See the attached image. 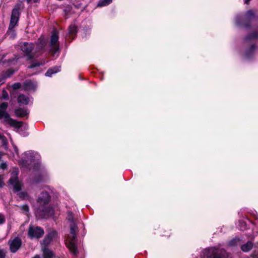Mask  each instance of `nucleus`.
Masks as SVG:
<instances>
[{"instance_id": "1", "label": "nucleus", "mask_w": 258, "mask_h": 258, "mask_svg": "<svg viewBox=\"0 0 258 258\" xmlns=\"http://www.w3.org/2000/svg\"><path fill=\"white\" fill-rule=\"evenodd\" d=\"M68 220L70 222V233L66 240V245L70 251L74 255L78 253L77 246V233L78 231V227L74 222L72 213L69 212L68 215Z\"/></svg>"}, {"instance_id": "2", "label": "nucleus", "mask_w": 258, "mask_h": 258, "mask_svg": "<svg viewBox=\"0 0 258 258\" xmlns=\"http://www.w3.org/2000/svg\"><path fill=\"white\" fill-rule=\"evenodd\" d=\"M50 197L47 192H42L39 195L37 202L40 206L35 212L36 215L38 218H46L51 216L53 213V209L49 206L45 207L50 201Z\"/></svg>"}, {"instance_id": "3", "label": "nucleus", "mask_w": 258, "mask_h": 258, "mask_svg": "<svg viewBox=\"0 0 258 258\" xmlns=\"http://www.w3.org/2000/svg\"><path fill=\"white\" fill-rule=\"evenodd\" d=\"M3 119V123L5 124L9 125L10 126L14 127L18 131L22 127L23 122L17 121L12 118L7 111L0 109V119Z\"/></svg>"}, {"instance_id": "4", "label": "nucleus", "mask_w": 258, "mask_h": 258, "mask_svg": "<svg viewBox=\"0 0 258 258\" xmlns=\"http://www.w3.org/2000/svg\"><path fill=\"white\" fill-rule=\"evenodd\" d=\"M19 171L18 168H15L11 173V177L9 180V184L13 187L15 192L21 190L23 184L18 178Z\"/></svg>"}, {"instance_id": "5", "label": "nucleus", "mask_w": 258, "mask_h": 258, "mask_svg": "<svg viewBox=\"0 0 258 258\" xmlns=\"http://www.w3.org/2000/svg\"><path fill=\"white\" fill-rule=\"evenodd\" d=\"M40 155L36 152L29 151L25 152L22 158V162L24 165L27 164H34L38 163L40 160Z\"/></svg>"}, {"instance_id": "6", "label": "nucleus", "mask_w": 258, "mask_h": 258, "mask_svg": "<svg viewBox=\"0 0 258 258\" xmlns=\"http://www.w3.org/2000/svg\"><path fill=\"white\" fill-rule=\"evenodd\" d=\"M221 250L219 248L210 247L203 251L201 258H222Z\"/></svg>"}, {"instance_id": "7", "label": "nucleus", "mask_w": 258, "mask_h": 258, "mask_svg": "<svg viewBox=\"0 0 258 258\" xmlns=\"http://www.w3.org/2000/svg\"><path fill=\"white\" fill-rule=\"evenodd\" d=\"M20 6L17 5L15 7L12 12L10 23L9 27L10 28H14L17 25L20 16Z\"/></svg>"}, {"instance_id": "8", "label": "nucleus", "mask_w": 258, "mask_h": 258, "mask_svg": "<svg viewBox=\"0 0 258 258\" xmlns=\"http://www.w3.org/2000/svg\"><path fill=\"white\" fill-rule=\"evenodd\" d=\"M44 234V230L40 227L30 226L28 230V235L31 238H39Z\"/></svg>"}, {"instance_id": "9", "label": "nucleus", "mask_w": 258, "mask_h": 258, "mask_svg": "<svg viewBox=\"0 0 258 258\" xmlns=\"http://www.w3.org/2000/svg\"><path fill=\"white\" fill-rule=\"evenodd\" d=\"M34 44L32 43L24 42L21 47V50L25 53V55L29 59L34 57V55L32 53V49L34 48Z\"/></svg>"}, {"instance_id": "10", "label": "nucleus", "mask_w": 258, "mask_h": 258, "mask_svg": "<svg viewBox=\"0 0 258 258\" xmlns=\"http://www.w3.org/2000/svg\"><path fill=\"white\" fill-rule=\"evenodd\" d=\"M58 40V36L56 31H53L52 33L50 45H51V51H52L53 54H55L58 50V46L57 42Z\"/></svg>"}, {"instance_id": "11", "label": "nucleus", "mask_w": 258, "mask_h": 258, "mask_svg": "<svg viewBox=\"0 0 258 258\" xmlns=\"http://www.w3.org/2000/svg\"><path fill=\"white\" fill-rule=\"evenodd\" d=\"M10 250L12 252H15L20 247L22 242L18 237H15L13 239H11L9 241Z\"/></svg>"}, {"instance_id": "12", "label": "nucleus", "mask_w": 258, "mask_h": 258, "mask_svg": "<svg viewBox=\"0 0 258 258\" xmlns=\"http://www.w3.org/2000/svg\"><path fill=\"white\" fill-rule=\"evenodd\" d=\"M57 236V232L55 230L51 231L42 240L41 244L43 246L47 247L53 239H54Z\"/></svg>"}, {"instance_id": "13", "label": "nucleus", "mask_w": 258, "mask_h": 258, "mask_svg": "<svg viewBox=\"0 0 258 258\" xmlns=\"http://www.w3.org/2000/svg\"><path fill=\"white\" fill-rule=\"evenodd\" d=\"M15 113L17 117H23L27 116L29 114V112L26 109L19 108L15 109Z\"/></svg>"}, {"instance_id": "14", "label": "nucleus", "mask_w": 258, "mask_h": 258, "mask_svg": "<svg viewBox=\"0 0 258 258\" xmlns=\"http://www.w3.org/2000/svg\"><path fill=\"white\" fill-rule=\"evenodd\" d=\"M25 88L27 90H34L37 87V83L32 81H26L25 83Z\"/></svg>"}, {"instance_id": "15", "label": "nucleus", "mask_w": 258, "mask_h": 258, "mask_svg": "<svg viewBox=\"0 0 258 258\" xmlns=\"http://www.w3.org/2000/svg\"><path fill=\"white\" fill-rule=\"evenodd\" d=\"M42 250L43 252V258H53L54 254L52 251L48 248L45 246L42 247Z\"/></svg>"}, {"instance_id": "16", "label": "nucleus", "mask_w": 258, "mask_h": 258, "mask_svg": "<svg viewBox=\"0 0 258 258\" xmlns=\"http://www.w3.org/2000/svg\"><path fill=\"white\" fill-rule=\"evenodd\" d=\"M30 101L29 98L24 94L20 95L18 97V102L19 104H28Z\"/></svg>"}, {"instance_id": "17", "label": "nucleus", "mask_w": 258, "mask_h": 258, "mask_svg": "<svg viewBox=\"0 0 258 258\" xmlns=\"http://www.w3.org/2000/svg\"><path fill=\"white\" fill-rule=\"evenodd\" d=\"M60 67L56 66L53 68H50L46 72L45 75L47 77H51L52 75L55 74L60 71Z\"/></svg>"}, {"instance_id": "18", "label": "nucleus", "mask_w": 258, "mask_h": 258, "mask_svg": "<svg viewBox=\"0 0 258 258\" xmlns=\"http://www.w3.org/2000/svg\"><path fill=\"white\" fill-rule=\"evenodd\" d=\"M77 32V27L74 24H71L69 28V33L70 37H72L74 38V36L76 35Z\"/></svg>"}, {"instance_id": "19", "label": "nucleus", "mask_w": 258, "mask_h": 258, "mask_svg": "<svg viewBox=\"0 0 258 258\" xmlns=\"http://www.w3.org/2000/svg\"><path fill=\"white\" fill-rule=\"evenodd\" d=\"M252 246L253 243L251 242L248 241L246 243L242 245L241 248L242 251L248 252L252 248Z\"/></svg>"}, {"instance_id": "20", "label": "nucleus", "mask_w": 258, "mask_h": 258, "mask_svg": "<svg viewBox=\"0 0 258 258\" xmlns=\"http://www.w3.org/2000/svg\"><path fill=\"white\" fill-rule=\"evenodd\" d=\"M45 63V61H41L40 62L38 61L37 60H35L33 61L31 63V64L28 67V68L29 69H33L37 67H39L41 65H43Z\"/></svg>"}, {"instance_id": "21", "label": "nucleus", "mask_w": 258, "mask_h": 258, "mask_svg": "<svg viewBox=\"0 0 258 258\" xmlns=\"http://www.w3.org/2000/svg\"><path fill=\"white\" fill-rule=\"evenodd\" d=\"M14 71L12 69H9L3 74V79L6 80L7 78L10 77L14 73Z\"/></svg>"}, {"instance_id": "22", "label": "nucleus", "mask_w": 258, "mask_h": 258, "mask_svg": "<svg viewBox=\"0 0 258 258\" xmlns=\"http://www.w3.org/2000/svg\"><path fill=\"white\" fill-rule=\"evenodd\" d=\"M112 2V0H102L98 2L97 6L99 7H104L108 5Z\"/></svg>"}, {"instance_id": "23", "label": "nucleus", "mask_w": 258, "mask_h": 258, "mask_svg": "<svg viewBox=\"0 0 258 258\" xmlns=\"http://www.w3.org/2000/svg\"><path fill=\"white\" fill-rule=\"evenodd\" d=\"M8 35L11 38H14L16 37V34L14 28H10V27H9V29L7 32Z\"/></svg>"}, {"instance_id": "24", "label": "nucleus", "mask_w": 258, "mask_h": 258, "mask_svg": "<svg viewBox=\"0 0 258 258\" xmlns=\"http://www.w3.org/2000/svg\"><path fill=\"white\" fill-rule=\"evenodd\" d=\"M258 38V32H254L247 37H246V40H252V39H255Z\"/></svg>"}, {"instance_id": "25", "label": "nucleus", "mask_w": 258, "mask_h": 258, "mask_svg": "<svg viewBox=\"0 0 258 258\" xmlns=\"http://www.w3.org/2000/svg\"><path fill=\"white\" fill-rule=\"evenodd\" d=\"M0 98L4 100H7L9 99V94L5 89H3L2 91V95L0 96Z\"/></svg>"}, {"instance_id": "26", "label": "nucleus", "mask_w": 258, "mask_h": 258, "mask_svg": "<svg viewBox=\"0 0 258 258\" xmlns=\"http://www.w3.org/2000/svg\"><path fill=\"white\" fill-rule=\"evenodd\" d=\"M238 226L240 230H244L246 229V224L244 221H240L239 222Z\"/></svg>"}, {"instance_id": "27", "label": "nucleus", "mask_w": 258, "mask_h": 258, "mask_svg": "<svg viewBox=\"0 0 258 258\" xmlns=\"http://www.w3.org/2000/svg\"><path fill=\"white\" fill-rule=\"evenodd\" d=\"M8 106V104L7 102H3L0 103V109L3 110L7 111V109Z\"/></svg>"}, {"instance_id": "28", "label": "nucleus", "mask_w": 258, "mask_h": 258, "mask_svg": "<svg viewBox=\"0 0 258 258\" xmlns=\"http://www.w3.org/2000/svg\"><path fill=\"white\" fill-rule=\"evenodd\" d=\"M239 242V239H233L231 241H229V244L231 246H233L237 244V243Z\"/></svg>"}, {"instance_id": "29", "label": "nucleus", "mask_w": 258, "mask_h": 258, "mask_svg": "<svg viewBox=\"0 0 258 258\" xmlns=\"http://www.w3.org/2000/svg\"><path fill=\"white\" fill-rule=\"evenodd\" d=\"M45 46V42L41 41L39 44H37L36 45V49H42Z\"/></svg>"}, {"instance_id": "30", "label": "nucleus", "mask_w": 258, "mask_h": 258, "mask_svg": "<svg viewBox=\"0 0 258 258\" xmlns=\"http://www.w3.org/2000/svg\"><path fill=\"white\" fill-rule=\"evenodd\" d=\"M254 13L253 10H249L246 14L247 18H250L252 16H254Z\"/></svg>"}, {"instance_id": "31", "label": "nucleus", "mask_w": 258, "mask_h": 258, "mask_svg": "<svg viewBox=\"0 0 258 258\" xmlns=\"http://www.w3.org/2000/svg\"><path fill=\"white\" fill-rule=\"evenodd\" d=\"M21 86V84L20 83H15L14 84L12 85V87L16 90L19 89Z\"/></svg>"}, {"instance_id": "32", "label": "nucleus", "mask_w": 258, "mask_h": 258, "mask_svg": "<svg viewBox=\"0 0 258 258\" xmlns=\"http://www.w3.org/2000/svg\"><path fill=\"white\" fill-rule=\"evenodd\" d=\"M6 250L0 248V258H5L6 256Z\"/></svg>"}, {"instance_id": "33", "label": "nucleus", "mask_w": 258, "mask_h": 258, "mask_svg": "<svg viewBox=\"0 0 258 258\" xmlns=\"http://www.w3.org/2000/svg\"><path fill=\"white\" fill-rule=\"evenodd\" d=\"M254 49H255V46H254V45H252L251 46V47H250V49H249L248 51H247V52H246V54H245L246 56L247 57H248V56H249V52H252V51Z\"/></svg>"}, {"instance_id": "34", "label": "nucleus", "mask_w": 258, "mask_h": 258, "mask_svg": "<svg viewBox=\"0 0 258 258\" xmlns=\"http://www.w3.org/2000/svg\"><path fill=\"white\" fill-rule=\"evenodd\" d=\"M21 208L22 210L26 212H28L29 207L27 205H22L21 206Z\"/></svg>"}, {"instance_id": "35", "label": "nucleus", "mask_w": 258, "mask_h": 258, "mask_svg": "<svg viewBox=\"0 0 258 258\" xmlns=\"http://www.w3.org/2000/svg\"><path fill=\"white\" fill-rule=\"evenodd\" d=\"M4 175H0V187H2L4 185Z\"/></svg>"}, {"instance_id": "36", "label": "nucleus", "mask_w": 258, "mask_h": 258, "mask_svg": "<svg viewBox=\"0 0 258 258\" xmlns=\"http://www.w3.org/2000/svg\"><path fill=\"white\" fill-rule=\"evenodd\" d=\"M5 221L4 216L0 213V224H3Z\"/></svg>"}, {"instance_id": "37", "label": "nucleus", "mask_w": 258, "mask_h": 258, "mask_svg": "<svg viewBox=\"0 0 258 258\" xmlns=\"http://www.w3.org/2000/svg\"><path fill=\"white\" fill-rule=\"evenodd\" d=\"M20 197L21 198H23V199H26L28 197V195L26 192H22L20 194Z\"/></svg>"}, {"instance_id": "38", "label": "nucleus", "mask_w": 258, "mask_h": 258, "mask_svg": "<svg viewBox=\"0 0 258 258\" xmlns=\"http://www.w3.org/2000/svg\"><path fill=\"white\" fill-rule=\"evenodd\" d=\"M13 148L14 149L16 155H18V149L17 147L15 145H13Z\"/></svg>"}, {"instance_id": "39", "label": "nucleus", "mask_w": 258, "mask_h": 258, "mask_svg": "<svg viewBox=\"0 0 258 258\" xmlns=\"http://www.w3.org/2000/svg\"><path fill=\"white\" fill-rule=\"evenodd\" d=\"M6 163H3L1 165H0L1 168L2 169H5L7 167Z\"/></svg>"}, {"instance_id": "40", "label": "nucleus", "mask_w": 258, "mask_h": 258, "mask_svg": "<svg viewBox=\"0 0 258 258\" xmlns=\"http://www.w3.org/2000/svg\"><path fill=\"white\" fill-rule=\"evenodd\" d=\"M5 80H3V75H2V77L0 78V83H1V84H3V83H4V81H5Z\"/></svg>"}, {"instance_id": "41", "label": "nucleus", "mask_w": 258, "mask_h": 258, "mask_svg": "<svg viewBox=\"0 0 258 258\" xmlns=\"http://www.w3.org/2000/svg\"><path fill=\"white\" fill-rule=\"evenodd\" d=\"M253 258H258V253H257V254H255V253L253 254Z\"/></svg>"}, {"instance_id": "42", "label": "nucleus", "mask_w": 258, "mask_h": 258, "mask_svg": "<svg viewBox=\"0 0 258 258\" xmlns=\"http://www.w3.org/2000/svg\"><path fill=\"white\" fill-rule=\"evenodd\" d=\"M41 180H42V178H40V179L36 178L34 179L35 182H39V181H41Z\"/></svg>"}, {"instance_id": "43", "label": "nucleus", "mask_w": 258, "mask_h": 258, "mask_svg": "<svg viewBox=\"0 0 258 258\" xmlns=\"http://www.w3.org/2000/svg\"><path fill=\"white\" fill-rule=\"evenodd\" d=\"M33 258H40V256L39 255H36Z\"/></svg>"}, {"instance_id": "44", "label": "nucleus", "mask_w": 258, "mask_h": 258, "mask_svg": "<svg viewBox=\"0 0 258 258\" xmlns=\"http://www.w3.org/2000/svg\"><path fill=\"white\" fill-rule=\"evenodd\" d=\"M236 23L238 25L239 24V21H238V17L236 18Z\"/></svg>"}, {"instance_id": "45", "label": "nucleus", "mask_w": 258, "mask_h": 258, "mask_svg": "<svg viewBox=\"0 0 258 258\" xmlns=\"http://www.w3.org/2000/svg\"><path fill=\"white\" fill-rule=\"evenodd\" d=\"M249 1L250 0H244L245 3V4H248Z\"/></svg>"}, {"instance_id": "46", "label": "nucleus", "mask_w": 258, "mask_h": 258, "mask_svg": "<svg viewBox=\"0 0 258 258\" xmlns=\"http://www.w3.org/2000/svg\"><path fill=\"white\" fill-rule=\"evenodd\" d=\"M34 3H37L39 2V0H33Z\"/></svg>"}, {"instance_id": "47", "label": "nucleus", "mask_w": 258, "mask_h": 258, "mask_svg": "<svg viewBox=\"0 0 258 258\" xmlns=\"http://www.w3.org/2000/svg\"><path fill=\"white\" fill-rule=\"evenodd\" d=\"M28 135V134L27 133H25L24 135H23L24 136H26Z\"/></svg>"}, {"instance_id": "48", "label": "nucleus", "mask_w": 258, "mask_h": 258, "mask_svg": "<svg viewBox=\"0 0 258 258\" xmlns=\"http://www.w3.org/2000/svg\"><path fill=\"white\" fill-rule=\"evenodd\" d=\"M3 137V136L0 134V139H2Z\"/></svg>"}, {"instance_id": "49", "label": "nucleus", "mask_w": 258, "mask_h": 258, "mask_svg": "<svg viewBox=\"0 0 258 258\" xmlns=\"http://www.w3.org/2000/svg\"><path fill=\"white\" fill-rule=\"evenodd\" d=\"M27 1L28 3H29L31 2V0H27Z\"/></svg>"}]
</instances>
